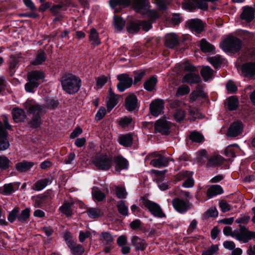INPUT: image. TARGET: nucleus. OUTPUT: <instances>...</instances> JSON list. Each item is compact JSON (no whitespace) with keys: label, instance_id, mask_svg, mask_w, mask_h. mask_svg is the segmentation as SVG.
<instances>
[{"label":"nucleus","instance_id":"nucleus-37","mask_svg":"<svg viewBox=\"0 0 255 255\" xmlns=\"http://www.w3.org/2000/svg\"><path fill=\"white\" fill-rule=\"evenodd\" d=\"M109 4L113 8H115L116 6H122L123 7H127L131 3L130 0H109Z\"/></svg>","mask_w":255,"mask_h":255},{"label":"nucleus","instance_id":"nucleus-54","mask_svg":"<svg viewBox=\"0 0 255 255\" xmlns=\"http://www.w3.org/2000/svg\"><path fill=\"white\" fill-rule=\"evenodd\" d=\"M132 122V119L130 117H125L121 118L119 121V125L122 128L128 126Z\"/></svg>","mask_w":255,"mask_h":255},{"label":"nucleus","instance_id":"nucleus-34","mask_svg":"<svg viewBox=\"0 0 255 255\" xmlns=\"http://www.w3.org/2000/svg\"><path fill=\"white\" fill-rule=\"evenodd\" d=\"M157 82V78L154 76H152L144 82L143 84L144 88L146 91L151 92L154 89Z\"/></svg>","mask_w":255,"mask_h":255},{"label":"nucleus","instance_id":"nucleus-6","mask_svg":"<svg viewBox=\"0 0 255 255\" xmlns=\"http://www.w3.org/2000/svg\"><path fill=\"white\" fill-rule=\"evenodd\" d=\"M142 204L154 217L158 218L166 217V215L162 209L157 203L146 199H143L142 200Z\"/></svg>","mask_w":255,"mask_h":255},{"label":"nucleus","instance_id":"nucleus-8","mask_svg":"<svg viewBox=\"0 0 255 255\" xmlns=\"http://www.w3.org/2000/svg\"><path fill=\"white\" fill-rule=\"evenodd\" d=\"M119 81L117 85L118 90L120 92H123L130 88L133 84L132 78L128 73H123L117 76Z\"/></svg>","mask_w":255,"mask_h":255},{"label":"nucleus","instance_id":"nucleus-45","mask_svg":"<svg viewBox=\"0 0 255 255\" xmlns=\"http://www.w3.org/2000/svg\"><path fill=\"white\" fill-rule=\"evenodd\" d=\"M46 54L44 51H40L36 55L35 59L31 62V64L38 65L42 64L46 60Z\"/></svg>","mask_w":255,"mask_h":255},{"label":"nucleus","instance_id":"nucleus-36","mask_svg":"<svg viewBox=\"0 0 255 255\" xmlns=\"http://www.w3.org/2000/svg\"><path fill=\"white\" fill-rule=\"evenodd\" d=\"M140 21H131L127 24V29L129 33L137 32L140 29Z\"/></svg>","mask_w":255,"mask_h":255},{"label":"nucleus","instance_id":"nucleus-3","mask_svg":"<svg viewBox=\"0 0 255 255\" xmlns=\"http://www.w3.org/2000/svg\"><path fill=\"white\" fill-rule=\"evenodd\" d=\"M242 44V41L240 39L230 36L220 43V47L226 52L235 53L240 51Z\"/></svg>","mask_w":255,"mask_h":255},{"label":"nucleus","instance_id":"nucleus-23","mask_svg":"<svg viewBox=\"0 0 255 255\" xmlns=\"http://www.w3.org/2000/svg\"><path fill=\"white\" fill-rule=\"evenodd\" d=\"M255 17L254 10L250 6H246L244 8L243 11L241 14V18L247 22H251Z\"/></svg>","mask_w":255,"mask_h":255},{"label":"nucleus","instance_id":"nucleus-21","mask_svg":"<svg viewBox=\"0 0 255 255\" xmlns=\"http://www.w3.org/2000/svg\"><path fill=\"white\" fill-rule=\"evenodd\" d=\"M187 26L193 31L197 33H200L203 29V24L198 19H193L187 22Z\"/></svg>","mask_w":255,"mask_h":255},{"label":"nucleus","instance_id":"nucleus-24","mask_svg":"<svg viewBox=\"0 0 255 255\" xmlns=\"http://www.w3.org/2000/svg\"><path fill=\"white\" fill-rule=\"evenodd\" d=\"M109 95L108 97V100L107 102V107L108 110L111 111L118 104V96L115 94L110 88L109 90Z\"/></svg>","mask_w":255,"mask_h":255},{"label":"nucleus","instance_id":"nucleus-7","mask_svg":"<svg viewBox=\"0 0 255 255\" xmlns=\"http://www.w3.org/2000/svg\"><path fill=\"white\" fill-rule=\"evenodd\" d=\"M196 68L192 65L187 64L184 67V70L188 72L183 76L182 82L190 84L198 83L201 81L199 75L195 73Z\"/></svg>","mask_w":255,"mask_h":255},{"label":"nucleus","instance_id":"nucleus-29","mask_svg":"<svg viewBox=\"0 0 255 255\" xmlns=\"http://www.w3.org/2000/svg\"><path fill=\"white\" fill-rule=\"evenodd\" d=\"M239 106V101L235 96L228 98L225 103L226 108L230 111L236 110Z\"/></svg>","mask_w":255,"mask_h":255},{"label":"nucleus","instance_id":"nucleus-53","mask_svg":"<svg viewBox=\"0 0 255 255\" xmlns=\"http://www.w3.org/2000/svg\"><path fill=\"white\" fill-rule=\"evenodd\" d=\"M190 88L185 85L179 87L177 89L176 95L178 97L188 94L190 92Z\"/></svg>","mask_w":255,"mask_h":255},{"label":"nucleus","instance_id":"nucleus-18","mask_svg":"<svg viewBox=\"0 0 255 255\" xmlns=\"http://www.w3.org/2000/svg\"><path fill=\"white\" fill-rule=\"evenodd\" d=\"M242 74L246 77L252 78L255 75V63L247 62L241 67Z\"/></svg>","mask_w":255,"mask_h":255},{"label":"nucleus","instance_id":"nucleus-43","mask_svg":"<svg viewBox=\"0 0 255 255\" xmlns=\"http://www.w3.org/2000/svg\"><path fill=\"white\" fill-rule=\"evenodd\" d=\"M102 243L105 245H110L114 241L112 235L109 232H103L100 236Z\"/></svg>","mask_w":255,"mask_h":255},{"label":"nucleus","instance_id":"nucleus-26","mask_svg":"<svg viewBox=\"0 0 255 255\" xmlns=\"http://www.w3.org/2000/svg\"><path fill=\"white\" fill-rule=\"evenodd\" d=\"M223 192V189L220 185H213L208 188L206 195L209 198H211L214 196L222 194Z\"/></svg>","mask_w":255,"mask_h":255},{"label":"nucleus","instance_id":"nucleus-60","mask_svg":"<svg viewBox=\"0 0 255 255\" xmlns=\"http://www.w3.org/2000/svg\"><path fill=\"white\" fill-rule=\"evenodd\" d=\"M96 86L98 88H101L108 81V78L102 76L96 78Z\"/></svg>","mask_w":255,"mask_h":255},{"label":"nucleus","instance_id":"nucleus-52","mask_svg":"<svg viewBox=\"0 0 255 255\" xmlns=\"http://www.w3.org/2000/svg\"><path fill=\"white\" fill-rule=\"evenodd\" d=\"M115 194L119 199L126 198L128 194L125 188L120 186H118L116 188Z\"/></svg>","mask_w":255,"mask_h":255},{"label":"nucleus","instance_id":"nucleus-4","mask_svg":"<svg viewBox=\"0 0 255 255\" xmlns=\"http://www.w3.org/2000/svg\"><path fill=\"white\" fill-rule=\"evenodd\" d=\"M27 77L28 82L25 85V89L27 92L33 93L34 90L39 85L38 81L44 79L45 76L43 72L35 70L28 72Z\"/></svg>","mask_w":255,"mask_h":255},{"label":"nucleus","instance_id":"nucleus-57","mask_svg":"<svg viewBox=\"0 0 255 255\" xmlns=\"http://www.w3.org/2000/svg\"><path fill=\"white\" fill-rule=\"evenodd\" d=\"M41 124V117H33L29 123V126L33 128H38Z\"/></svg>","mask_w":255,"mask_h":255},{"label":"nucleus","instance_id":"nucleus-11","mask_svg":"<svg viewBox=\"0 0 255 255\" xmlns=\"http://www.w3.org/2000/svg\"><path fill=\"white\" fill-rule=\"evenodd\" d=\"M171 123L164 119H159L154 124L155 133H160L163 135H168L170 132Z\"/></svg>","mask_w":255,"mask_h":255},{"label":"nucleus","instance_id":"nucleus-50","mask_svg":"<svg viewBox=\"0 0 255 255\" xmlns=\"http://www.w3.org/2000/svg\"><path fill=\"white\" fill-rule=\"evenodd\" d=\"M190 139L193 142H201L204 140V136L197 131H193L190 134Z\"/></svg>","mask_w":255,"mask_h":255},{"label":"nucleus","instance_id":"nucleus-32","mask_svg":"<svg viewBox=\"0 0 255 255\" xmlns=\"http://www.w3.org/2000/svg\"><path fill=\"white\" fill-rule=\"evenodd\" d=\"M43 107L38 104L30 105L27 108L28 112L32 114L33 117L40 116L42 114Z\"/></svg>","mask_w":255,"mask_h":255},{"label":"nucleus","instance_id":"nucleus-38","mask_svg":"<svg viewBox=\"0 0 255 255\" xmlns=\"http://www.w3.org/2000/svg\"><path fill=\"white\" fill-rule=\"evenodd\" d=\"M125 21L121 17L114 15V25L115 30L121 31L125 25Z\"/></svg>","mask_w":255,"mask_h":255},{"label":"nucleus","instance_id":"nucleus-56","mask_svg":"<svg viewBox=\"0 0 255 255\" xmlns=\"http://www.w3.org/2000/svg\"><path fill=\"white\" fill-rule=\"evenodd\" d=\"M197 154L198 159L201 163H205L207 159H209L207 156V151L205 149L198 151Z\"/></svg>","mask_w":255,"mask_h":255},{"label":"nucleus","instance_id":"nucleus-46","mask_svg":"<svg viewBox=\"0 0 255 255\" xmlns=\"http://www.w3.org/2000/svg\"><path fill=\"white\" fill-rule=\"evenodd\" d=\"M200 48L204 52H212L214 49V46L204 39L201 40Z\"/></svg>","mask_w":255,"mask_h":255},{"label":"nucleus","instance_id":"nucleus-40","mask_svg":"<svg viewBox=\"0 0 255 255\" xmlns=\"http://www.w3.org/2000/svg\"><path fill=\"white\" fill-rule=\"evenodd\" d=\"M72 205L73 203H72L66 202L59 208V210L62 213L64 214L67 216H71L72 215L71 209Z\"/></svg>","mask_w":255,"mask_h":255},{"label":"nucleus","instance_id":"nucleus-31","mask_svg":"<svg viewBox=\"0 0 255 255\" xmlns=\"http://www.w3.org/2000/svg\"><path fill=\"white\" fill-rule=\"evenodd\" d=\"M89 40L91 45L94 46L99 45L101 44L99 34L94 28H91L89 32Z\"/></svg>","mask_w":255,"mask_h":255},{"label":"nucleus","instance_id":"nucleus-25","mask_svg":"<svg viewBox=\"0 0 255 255\" xmlns=\"http://www.w3.org/2000/svg\"><path fill=\"white\" fill-rule=\"evenodd\" d=\"M133 137L131 133H127L123 134L119 137V143L125 146L130 147L132 144Z\"/></svg>","mask_w":255,"mask_h":255},{"label":"nucleus","instance_id":"nucleus-17","mask_svg":"<svg viewBox=\"0 0 255 255\" xmlns=\"http://www.w3.org/2000/svg\"><path fill=\"white\" fill-rule=\"evenodd\" d=\"M114 160L116 171L120 172L122 170H126L128 168V162L123 156L118 155L115 157Z\"/></svg>","mask_w":255,"mask_h":255},{"label":"nucleus","instance_id":"nucleus-19","mask_svg":"<svg viewBox=\"0 0 255 255\" xmlns=\"http://www.w3.org/2000/svg\"><path fill=\"white\" fill-rule=\"evenodd\" d=\"M137 106V98L134 94L127 96L125 100V107L126 109L130 112L134 110Z\"/></svg>","mask_w":255,"mask_h":255},{"label":"nucleus","instance_id":"nucleus-39","mask_svg":"<svg viewBox=\"0 0 255 255\" xmlns=\"http://www.w3.org/2000/svg\"><path fill=\"white\" fill-rule=\"evenodd\" d=\"M200 73L204 81H207L212 78L213 71L209 66H206L202 68Z\"/></svg>","mask_w":255,"mask_h":255},{"label":"nucleus","instance_id":"nucleus-9","mask_svg":"<svg viewBox=\"0 0 255 255\" xmlns=\"http://www.w3.org/2000/svg\"><path fill=\"white\" fill-rule=\"evenodd\" d=\"M148 159H150V164L155 167L166 166L169 162L167 158L157 153H153L146 157L145 159V161Z\"/></svg>","mask_w":255,"mask_h":255},{"label":"nucleus","instance_id":"nucleus-33","mask_svg":"<svg viewBox=\"0 0 255 255\" xmlns=\"http://www.w3.org/2000/svg\"><path fill=\"white\" fill-rule=\"evenodd\" d=\"M224 158L221 155H215L208 159L207 166L208 167H216L224 162Z\"/></svg>","mask_w":255,"mask_h":255},{"label":"nucleus","instance_id":"nucleus-63","mask_svg":"<svg viewBox=\"0 0 255 255\" xmlns=\"http://www.w3.org/2000/svg\"><path fill=\"white\" fill-rule=\"evenodd\" d=\"M19 212V209L17 208H14L10 213H9L8 220L12 223L16 219V218H17V214Z\"/></svg>","mask_w":255,"mask_h":255},{"label":"nucleus","instance_id":"nucleus-5","mask_svg":"<svg viewBox=\"0 0 255 255\" xmlns=\"http://www.w3.org/2000/svg\"><path fill=\"white\" fill-rule=\"evenodd\" d=\"M232 238L237 241L247 243L249 241L255 238V232L250 231L244 226L240 225L239 229L233 231Z\"/></svg>","mask_w":255,"mask_h":255},{"label":"nucleus","instance_id":"nucleus-59","mask_svg":"<svg viewBox=\"0 0 255 255\" xmlns=\"http://www.w3.org/2000/svg\"><path fill=\"white\" fill-rule=\"evenodd\" d=\"M145 75V72L143 70L134 72V82L133 83L136 84L139 82Z\"/></svg>","mask_w":255,"mask_h":255},{"label":"nucleus","instance_id":"nucleus-35","mask_svg":"<svg viewBox=\"0 0 255 255\" xmlns=\"http://www.w3.org/2000/svg\"><path fill=\"white\" fill-rule=\"evenodd\" d=\"M86 212L89 217L92 219L99 218L103 214L102 211L98 208H88Z\"/></svg>","mask_w":255,"mask_h":255},{"label":"nucleus","instance_id":"nucleus-48","mask_svg":"<svg viewBox=\"0 0 255 255\" xmlns=\"http://www.w3.org/2000/svg\"><path fill=\"white\" fill-rule=\"evenodd\" d=\"M10 161L4 155H0V169L1 170H6L10 166Z\"/></svg>","mask_w":255,"mask_h":255},{"label":"nucleus","instance_id":"nucleus-10","mask_svg":"<svg viewBox=\"0 0 255 255\" xmlns=\"http://www.w3.org/2000/svg\"><path fill=\"white\" fill-rule=\"evenodd\" d=\"M172 204L174 209L180 214H184L191 208L189 201L179 198H175L172 201Z\"/></svg>","mask_w":255,"mask_h":255},{"label":"nucleus","instance_id":"nucleus-12","mask_svg":"<svg viewBox=\"0 0 255 255\" xmlns=\"http://www.w3.org/2000/svg\"><path fill=\"white\" fill-rule=\"evenodd\" d=\"M243 129V125L240 122L237 121L232 124L227 133V135L229 137H234L240 134Z\"/></svg>","mask_w":255,"mask_h":255},{"label":"nucleus","instance_id":"nucleus-1","mask_svg":"<svg viewBox=\"0 0 255 255\" xmlns=\"http://www.w3.org/2000/svg\"><path fill=\"white\" fill-rule=\"evenodd\" d=\"M63 90L69 94L77 93L81 86V80L71 74L64 75L60 80Z\"/></svg>","mask_w":255,"mask_h":255},{"label":"nucleus","instance_id":"nucleus-2","mask_svg":"<svg viewBox=\"0 0 255 255\" xmlns=\"http://www.w3.org/2000/svg\"><path fill=\"white\" fill-rule=\"evenodd\" d=\"M113 159L110 153H98L91 159L93 165L98 170L107 171L113 165Z\"/></svg>","mask_w":255,"mask_h":255},{"label":"nucleus","instance_id":"nucleus-58","mask_svg":"<svg viewBox=\"0 0 255 255\" xmlns=\"http://www.w3.org/2000/svg\"><path fill=\"white\" fill-rule=\"evenodd\" d=\"M185 116V112L181 109L176 110L174 114V118L177 122L182 121L184 119Z\"/></svg>","mask_w":255,"mask_h":255},{"label":"nucleus","instance_id":"nucleus-20","mask_svg":"<svg viewBox=\"0 0 255 255\" xmlns=\"http://www.w3.org/2000/svg\"><path fill=\"white\" fill-rule=\"evenodd\" d=\"M164 44L169 48H173L179 44V38L174 33L167 34L165 37Z\"/></svg>","mask_w":255,"mask_h":255},{"label":"nucleus","instance_id":"nucleus-64","mask_svg":"<svg viewBox=\"0 0 255 255\" xmlns=\"http://www.w3.org/2000/svg\"><path fill=\"white\" fill-rule=\"evenodd\" d=\"M93 198L98 201H102L106 197L105 194L99 190H95L93 192Z\"/></svg>","mask_w":255,"mask_h":255},{"label":"nucleus","instance_id":"nucleus-49","mask_svg":"<svg viewBox=\"0 0 255 255\" xmlns=\"http://www.w3.org/2000/svg\"><path fill=\"white\" fill-rule=\"evenodd\" d=\"M117 207L121 214L124 216H127L128 215V207L126 205L124 201H119L117 203Z\"/></svg>","mask_w":255,"mask_h":255},{"label":"nucleus","instance_id":"nucleus-55","mask_svg":"<svg viewBox=\"0 0 255 255\" xmlns=\"http://www.w3.org/2000/svg\"><path fill=\"white\" fill-rule=\"evenodd\" d=\"M63 238L68 248L73 246V244L77 242L76 240L73 239L71 235L69 232H66L64 235Z\"/></svg>","mask_w":255,"mask_h":255},{"label":"nucleus","instance_id":"nucleus-30","mask_svg":"<svg viewBox=\"0 0 255 255\" xmlns=\"http://www.w3.org/2000/svg\"><path fill=\"white\" fill-rule=\"evenodd\" d=\"M240 150L238 144H233L228 145L225 150V154L228 157H234L236 154Z\"/></svg>","mask_w":255,"mask_h":255},{"label":"nucleus","instance_id":"nucleus-27","mask_svg":"<svg viewBox=\"0 0 255 255\" xmlns=\"http://www.w3.org/2000/svg\"><path fill=\"white\" fill-rule=\"evenodd\" d=\"M12 118L15 122H21L26 118L25 112L21 109L15 108L12 111Z\"/></svg>","mask_w":255,"mask_h":255},{"label":"nucleus","instance_id":"nucleus-62","mask_svg":"<svg viewBox=\"0 0 255 255\" xmlns=\"http://www.w3.org/2000/svg\"><path fill=\"white\" fill-rule=\"evenodd\" d=\"M106 113V109L103 107H100L95 116V120L97 121L101 120L104 118Z\"/></svg>","mask_w":255,"mask_h":255},{"label":"nucleus","instance_id":"nucleus-28","mask_svg":"<svg viewBox=\"0 0 255 255\" xmlns=\"http://www.w3.org/2000/svg\"><path fill=\"white\" fill-rule=\"evenodd\" d=\"M34 163L24 160L22 162L17 163L15 165V169L19 172H26L29 170L33 165Z\"/></svg>","mask_w":255,"mask_h":255},{"label":"nucleus","instance_id":"nucleus-13","mask_svg":"<svg viewBox=\"0 0 255 255\" xmlns=\"http://www.w3.org/2000/svg\"><path fill=\"white\" fill-rule=\"evenodd\" d=\"M131 2L135 11L142 14L145 13L149 4L148 0H131Z\"/></svg>","mask_w":255,"mask_h":255},{"label":"nucleus","instance_id":"nucleus-51","mask_svg":"<svg viewBox=\"0 0 255 255\" xmlns=\"http://www.w3.org/2000/svg\"><path fill=\"white\" fill-rule=\"evenodd\" d=\"M219 251L218 245H212L207 250L203 251L202 255H213Z\"/></svg>","mask_w":255,"mask_h":255},{"label":"nucleus","instance_id":"nucleus-15","mask_svg":"<svg viewBox=\"0 0 255 255\" xmlns=\"http://www.w3.org/2000/svg\"><path fill=\"white\" fill-rule=\"evenodd\" d=\"M7 132L0 121V151L5 150L9 147L10 144L7 139Z\"/></svg>","mask_w":255,"mask_h":255},{"label":"nucleus","instance_id":"nucleus-42","mask_svg":"<svg viewBox=\"0 0 255 255\" xmlns=\"http://www.w3.org/2000/svg\"><path fill=\"white\" fill-rule=\"evenodd\" d=\"M48 178H44L36 182L33 186V189L36 191H40L43 189L49 183Z\"/></svg>","mask_w":255,"mask_h":255},{"label":"nucleus","instance_id":"nucleus-14","mask_svg":"<svg viewBox=\"0 0 255 255\" xmlns=\"http://www.w3.org/2000/svg\"><path fill=\"white\" fill-rule=\"evenodd\" d=\"M164 108L163 100L157 99L153 101L150 105L151 114L155 117L158 116Z\"/></svg>","mask_w":255,"mask_h":255},{"label":"nucleus","instance_id":"nucleus-22","mask_svg":"<svg viewBox=\"0 0 255 255\" xmlns=\"http://www.w3.org/2000/svg\"><path fill=\"white\" fill-rule=\"evenodd\" d=\"M131 242L136 250L143 251L147 246L146 242L144 239H141L136 236L131 237Z\"/></svg>","mask_w":255,"mask_h":255},{"label":"nucleus","instance_id":"nucleus-61","mask_svg":"<svg viewBox=\"0 0 255 255\" xmlns=\"http://www.w3.org/2000/svg\"><path fill=\"white\" fill-rule=\"evenodd\" d=\"M219 206L221 209V211L225 213L231 210V206L226 201L223 200L219 203Z\"/></svg>","mask_w":255,"mask_h":255},{"label":"nucleus","instance_id":"nucleus-16","mask_svg":"<svg viewBox=\"0 0 255 255\" xmlns=\"http://www.w3.org/2000/svg\"><path fill=\"white\" fill-rule=\"evenodd\" d=\"M20 185L18 182H12L5 184L3 186L0 187V193L4 195H9L16 191Z\"/></svg>","mask_w":255,"mask_h":255},{"label":"nucleus","instance_id":"nucleus-44","mask_svg":"<svg viewBox=\"0 0 255 255\" xmlns=\"http://www.w3.org/2000/svg\"><path fill=\"white\" fill-rule=\"evenodd\" d=\"M30 209L29 208H25L18 215V221L22 223L26 222L30 217Z\"/></svg>","mask_w":255,"mask_h":255},{"label":"nucleus","instance_id":"nucleus-41","mask_svg":"<svg viewBox=\"0 0 255 255\" xmlns=\"http://www.w3.org/2000/svg\"><path fill=\"white\" fill-rule=\"evenodd\" d=\"M69 248L71 254L73 255H82L85 251L83 247L81 245L77 244L76 243Z\"/></svg>","mask_w":255,"mask_h":255},{"label":"nucleus","instance_id":"nucleus-47","mask_svg":"<svg viewBox=\"0 0 255 255\" xmlns=\"http://www.w3.org/2000/svg\"><path fill=\"white\" fill-rule=\"evenodd\" d=\"M208 62L214 67L217 68L222 63V58L220 55H216L208 58Z\"/></svg>","mask_w":255,"mask_h":255}]
</instances>
